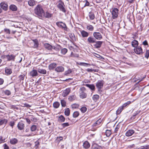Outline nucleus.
I'll use <instances>...</instances> for the list:
<instances>
[{
	"label": "nucleus",
	"instance_id": "obj_1",
	"mask_svg": "<svg viewBox=\"0 0 149 149\" xmlns=\"http://www.w3.org/2000/svg\"><path fill=\"white\" fill-rule=\"evenodd\" d=\"M34 12L36 15L40 17H42L44 15V11L42 6L40 5H38L35 8Z\"/></svg>",
	"mask_w": 149,
	"mask_h": 149
},
{
	"label": "nucleus",
	"instance_id": "obj_2",
	"mask_svg": "<svg viewBox=\"0 0 149 149\" xmlns=\"http://www.w3.org/2000/svg\"><path fill=\"white\" fill-rule=\"evenodd\" d=\"M104 82L102 80H100L97 81L96 82V86L98 89V91L101 92L102 91L101 89L103 87Z\"/></svg>",
	"mask_w": 149,
	"mask_h": 149
},
{
	"label": "nucleus",
	"instance_id": "obj_3",
	"mask_svg": "<svg viewBox=\"0 0 149 149\" xmlns=\"http://www.w3.org/2000/svg\"><path fill=\"white\" fill-rule=\"evenodd\" d=\"M118 10L117 8H114L111 12L112 14V17L113 19L117 18L118 15Z\"/></svg>",
	"mask_w": 149,
	"mask_h": 149
},
{
	"label": "nucleus",
	"instance_id": "obj_4",
	"mask_svg": "<svg viewBox=\"0 0 149 149\" xmlns=\"http://www.w3.org/2000/svg\"><path fill=\"white\" fill-rule=\"evenodd\" d=\"M81 92L80 93V97L82 99H84L86 97L87 95L84 91H86V89L84 87H82L80 88Z\"/></svg>",
	"mask_w": 149,
	"mask_h": 149
},
{
	"label": "nucleus",
	"instance_id": "obj_5",
	"mask_svg": "<svg viewBox=\"0 0 149 149\" xmlns=\"http://www.w3.org/2000/svg\"><path fill=\"white\" fill-rule=\"evenodd\" d=\"M61 48V47L60 46L58 45H56L52 46V51L54 52V54H56Z\"/></svg>",
	"mask_w": 149,
	"mask_h": 149
},
{
	"label": "nucleus",
	"instance_id": "obj_6",
	"mask_svg": "<svg viewBox=\"0 0 149 149\" xmlns=\"http://www.w3.org/2000/svg\"><path fill=\"white\" fill-rule=\"evenodd\" d=\"M134 51L136 54H141L143 53L142 48L139 46L135 47L134 49Z\"/></svg>",
	"mask_w": 149,
	"mask_h": 149
},
{
	"label": "nucleus",
	"instance_id": "obj_7",
	"mask_svg": "<svg viewBox=\"0 0 149 149\" xmlns=\"http://www.w3.org/2000/svg\"><path fill=\"white\" fill-rule=\"evenodd\" d=\"M5 57L7 59V61H14L16 56L13 54H11L10 55H6Z\"/></svg>",
	"mask_w": 149,
	"mask_h": 149
},
{
	"label": "nucleus",
	"instance_id": "obj_8",
	"mask_svg": "<svg viewBox=\"0 0 149 149\" xmlns=\"http://www.w3.org/2000/svg\"><path fill=\"white\" fill-rule=\"evenodd\" d=\"M24 124L22 121L18 123L17 127L19 130H23L24 129Z\"/></svg>",
	"mask_w": 149,
	"mask_h": 149
},
{
	"label": "nucleus",
	"instance_id": "obj_9",
	"mask_svg": "<svg viewBox=\"0 0 149 149\" xmlns=\"http://www.w3.org/2000/svg\"><path fill=\"white\" fill-rule=\"evenodd\" d=\"M93 35L94 37L97 40H100L102 38L101 35L99 32H95L93 33Z\"/></svg>",
	"mask_w": 149,
	"mask_h": 149
},
{
	"label": "nucleus",
	"instance_id": "obj_10",
	"mask_svg": "<svg viewBox=\"0 0 149 149\" xmlns=\"http://www.w3.org/2000/svg\"><path fill=\"white\" fill-rule=\"evenodd\" d=\"M30 75L33 77L37 76L38 75L37 70L35 69L33 70L30 72Z\"/></svg>",
	"mask_w": 149,
	"mask_h": 149
},
{
	"label": "nucleus",
	"instance_id": "obj_11",
	"mask_svg": "<svg viewBox=\"0 0 149 149\" xmlns=\"http://www.w3.org/2000/svg\"><path fill=\"white\" fill-rule=\"evenodd\" d=\"M33 46L32 47L33 48H37L38 47L39 43L38 40L37 39L32 40Z\"/></svg>",
	"mask_w": 149,
	"mask_h": 149
},
{
	"label": "nucleus",
	"instance_id": "obj_12",
	"mask_svg": "<svg viewBox=\"0 0 149 149\" xmlns=\"http://www.w3.org/2000/svg\"><path fill=\"white\" fill-rule=\"evenodd\" d=\"M95 44L94 45V46L96 48H100L103 42L101 41H98L95 42Z\"/></svg>",
	"mask_w": 149,
	"mask_h": 149
},
{
	"label": "nucleus",
	"instance_id": "obj_13",
	"mask_svg": "<svg viewBox=\"0 0 149 149\" xmlns=\"http://www.w3.org/2000/svg\"><path fill=\"white\" fill-rule=\"evenodd\" d=\"M38 72L41 74H46L47 73L46 70L44 69H43L39 67L37 68Z\"/></svg>",
	"mask_w": 149,
	"mask_h": 149
},
{
	"label": "nucleus",
	"instance_id": "obj_14",
	"mask_svg": "<svg viewBox=\"0 0 149 149\" xmlns=\"http://www.w3.org/2000/svg\"><path fill=\"white\" fill-rule=\"evenodd\" d=\"M70 38V40L72 43L76 40V38L74 34L73 33H69L68 34Z\"/></svg>",
	"mask_w": 149,
	"mask_h": 149
},
{
	"label": "nucleus",
	"instance_id": "obj_15",
	"mask_svg": "<svg viewBox=\"0 0 149 149\" xmlns=\"http://www.w3.org/2000/svg\"><path fill=\"white\" fill-rule=\"evenodd\" d=\"M56 24L58 27L61 28H65V24L62 22H57Z\"/></svg>",
	"mask_w": 149,
	"mask_h": 149
},
{
	"label": "nucleus",
	"instance_id": "obj_16",
	"mask_svg": "<svg viewBox=\"0 0 149 149\" xmlns=\"http://www.w3.org/2000/svg\"><path fill=\"white\" fill-rule=\"evenodd\" d=\"M134 132V131L133 130H128L126 133L125 135L127 136H132Z\"/></svg>",
	"mask_w": 149,
	"mask_h": 149
},
{
	"label": "nucleus",
	"instance_id": "obj_17",
	"mask_svg": "<svg viewBox=\"0 0 149 149\" xmlns=\"http://www.w3.org/2000/svg\"><path fill=\"white\" fill-rule=\"evenodd\" d=\"M0 6L2 8L5 10H6L8 9V5L4 2H1L0 3Z\"/></svg>",
	"mask_w": 149,
	"mask_h": 149
},
{
	"label": "nucleus",
	"instance_id": "obj_18",
	"mask_svg": "<svg viewBox=\"0 0 149 149\" xmlns=\"http://www.w3.org/2000/svg\"><path fill=\"white\" fill-rule=\"evenodd\" d=\"M63 3H60L57 6L62 11L64 12H65V10L63 6Z\"/></svg>",
	"mask_w": 149,
	"mask_h": 149
},
{
	"label": "nucleus",
	"instance_id": "obj_19",
	"mask_svg": "<svg viewBox=\"0 0 149 149\" xmlns=\"http://www.w3.org/2000/svg\"><path fill=\"white\" fill-rule=\"evenodd\" d=\"M102 147L99 146L96 143L93 144L91 147V149H102Z\"/></svg>",
	"mask_w": 149,
	"mask_h": 149
},
{
	"label": "nucleus",
	"instance_id": "obj_20",
	"mask_svg": "<svg viewBox=\"0 0 149 149\" xmlns=\"http://www.w3.org/2000/svg\"><path fill=\"white\" fill-rule=\"evenodd\" d=\"M56 64L55 63H51L49 66V69L50 70H52L55 68L56 66Z\"/></svg>",
	"mask_w": 149,
	"mask_h": 149
},
{
	"label": "nucleus",
	"instance_id": "obj_21",
	"mask_svg": "<svg viewBox=\"0 0 149 149\" xmlns=\"http://www.w3.org/2000/svg\"><path fill=\"white\" fill-rule=\"evenodd\" d=\"M52 46L48 43H46L44 45V47L46 49L51 51L52 50Z\"/></svg>",
	"mask_w": 149,
	"mask_h": 149
},
{
	"label": "nucleus",
	"instance_id": "obj_22",
	"mask_svg": "<svg viewBox=\"0 0 149 149\" xmlns=\"http://www.w3.org/2000/svg\"><path fill=\"white\" fill-rule=\"evenodd\" d=\"M5 72L7 75H9L12 73V71L11 69L6 68H5Z\"/></svg>",
	"mask_w": 149,
	"mask_h": 149
},
{
	"label": "nucleus",
	"instance_id": "obj_23",
	"mask_svg": "<svg viewBox=\"0 0 149 149\" xmlns=\"http://www.w3.org/2000/svg\"><path fill=\"white\" fill-rule=\"evenodd\" d=\"M64 68L62 66H58L55 69V70L57 72H61L64 70Z\"/></svg>",
	"mask_w": 149,
	"mask_h": 149
},
{
	"label": "nucleus",
	"instance_id": "obj_24",
	"mask_svg": "<svg viewBox=\"0 0 149 149\" xmlns=\"http://www.w3.org/2000/svg\"><path fill=\"white\" fill-rule=\"evenodd\" d=\"M101 122V120L100 119H99L94 123L92 125V126L93 127H96L99 125Z\"/></svg>",
	"mask_w": 149,
	"mask_h": 149
},
{
	"label": "nucleus",
	"instance_id": "obj_25",
	"mask_svg": "<svg viewBox=\"0 0 149 149\" xmlns=\"http://www.w3.org/2000/svg\"><path fill=\"white\" fill-rule=\"evenodd\" d=\"M83 146L85 148H88L90 146V144L88 141H85L83 143Z\"/></svg>",
	"mask_w": 149,
	"mask_h": 149
},
{
	"label": "nucleus",
	"instance_id": "obj_26",
	"mask_svg": "<svg viewBox=\"0 0 149 149\" xmlns=\"http://www.w3.org/2000/svg\"><path fill=\"white\" fill-rule=\"evenodd\" d=\"M87 40L90 43H93L95 42V40L93 38L91 37H88V38Z\"/></svg>",
	"mask_w": 149,
	"mask_h": 149
},
{
	"label": "nucleus",
	"instance_id": "obj_27",
	"mask_svg": "<svg viewBox=\"0 0 149 149\" xmlns=\"http://www.w3.org/2000/svg\"><path fill=\"white\" fill-rule=\"evenodd\" d=\"M86 86L90 88L92 91H94L95 89V86L93 84H86Z\"/></svg>",
	"mask_w": 149,
	"mask_h": 149
},
{
	"label": "nucleus",
	"instance_id": "obj_28",
	"mask_svg": "<svg viewBox=\"0 0 149 149\" xmlns=\"http://www.w3.org/2000/svg\"><path fill=\"white\" fill-rule=\"evenodd\" d=\"M141 111V110H137V111L134 112V113L133 115L131 116V119H135V116L139 114L140 113Z\"/></svg>",
	"mask_w": 149,
	"mask_h": 149
},
{
	"label": "nucleus",
	"instance_id": "obj_29",
	"mask_svg": "<svg viewBox=\"0 0 149 149\" xmlns=\"http://www.w3.org/2000/svg\"><path fill=\"white\" fill-rule=\"evenodd\" d=\"M18 140L16 138H13L11 139L10 141V143L13 145L17 143Z\"/></svg>",
	"mask_w": 149,
	"mask_h": 149
},
{
	"label": "nucleus",
	"instance_id": "obj_30",
	"mask_svg": "<svg viewBox=\"0 0 149 149\" xmlns=\"http://www.w3.org/2000/svg\"><path fill=\"white\" fill-rule=\"evenodd\" d=\"M99 96L97 95H94L92 97V99L95 102H97L99 98Z\"/></svg>",
	"mask_w": 149,
	"mask_h": 149
},
{
	"label": "nucleus",
	"instance_id": "obj_31",
	"mask_svg": "<svg viewBox=\"0 0 149 149\" xmlns=\"http://www.w3.org/2000/svg\"><path fill=\"white\" fill-rule=\"evenodd\" d=\"M124 108L122 106L119 107L116 111L117 114H119L120 113Z\"/></svg>",
	"mask_w": 149,
	"mask_h": 149
},
{
	"label": "nucleus",
	"instance_id": "obj_32",
	"mask_svg": "<svg viewBox=\"0 0 149 149\" xmlns=\"http://www.w3.org/2000/svg\"><path fill=\"white\" fill-rule=\"evenodd\" d=\"M60 105V103L58 102H55L53 104V107L55 109H57L59 107Z\"/></svg>",
	"mask_w": 149,
	"mask_h": 149
},
{
	"label": "nucleus",
	"instance_id": "obj_33",
	"mask_svg": "<svg viewBox=\"0 0 149 149\" xmlns=\"http://www.w3.org/2000/svg\"><path fill=\"white\" fill-rule=\"evenodd\" d=\"M10 9L13 11H16L17 10V7L14 5H11L10 6Z\"/></svg>",
	"mask_w": 149,
	"mask_h": 149
},
{
	"label": "nucleus",
	"instance_id": "obj_34",
	"mask_svg": "<svg viewBox=\"0 0 149 149\" xmlns=\"http://www.w3.org/2000/svg\"><path fill=\"white\" fill-rule=\"evenodd\" d=\"M81 33L82 36L83 37H85L88 36V33L87 32L84 31H81Z\"/></svg>",
	"mask_w": 149,
	"mask_h": 149
},
{
	"label": "nucleus",
	"instance_id": "obj_35",
	"mask_svg": "<svg viewBox=\"0 0 149 149\" xmlns=\"http://www.w3.org/2000/svg\"><path fill=\"white\" fill-rule=\"evenodd\" d=\"M28 3L29 5L32 6L35 5L36 2L33 0H29L28 2Z\"/></svg>",
	"mask_w": 149,
	"mask_h": 149
},
{
	"label": "nucleus",
	"instance_id": "obj_36",
	"mask_svg": "<svg viewBox=\"0 0 149 149\" xmlns=\"http://www.w3.org/2000/svg\"><path fill=\"white\" fill-rule=\"evenodd\" d=\"M132 45L133 47L135 48L138 45V42L136 40H134L132 42Z\"/></svg>",
	"mask_w": 149,
	"mask_h": 149
},
{
	"label": "nucleus",
	"instance_id": "obj_37",
	"mask_svg": "<svg viewBox=\"0 0 149 149\" xmlns=\"http://www.w3.org/2000/svg\"><path fill=\"white\" fill-rule=\"evenodd\" d=\"M8 120L6 119H3L0 120V126L3 125H5L7 123Z\"/></svg>",
	"mask_w": 149,
	"mask_h": 149
},
{
	"label": "nucleus",
	"instance_id": "obj_38",
	"mask_svg": "<svg viewBox=\"0 0 149 149\" xmlns=\"http://www.w3.org/2000/svg\"><path fill=\"white\" fill-rule=\"evenodd\" d=\"M37 126L35 125H33L30 127V130L31 132L35 131L37 129Z\"/></svg>",
	"mask_w": 149,
	"mask_h": 149
},
{
	"label": "nucleus",
	"instance_id": "obj_39",
	"mask_svg": "<svg viewBox=\"0 0 149 149\" xmlns=\"http://www.w3.org/2000/svg\"><path fill=\"white\" fill-rule=\"evenodd\" d=\"M43 16L47 18H49L51 17L52 15L48 12H46L45 13L44 12V15Z\"/></svg>",
	"mask_w": 149,
	"mask_h": 149
},
{
	"label": "nucleus",
	"instance_id": "obj_40",
	"mask_svg": "<svg viewBox=\"0 0 149 149\" xmlns=\"http://www.w3.org/2000/svg\"><path fill=\"white\" fill-rule=\"evenodd\" d=\"M70 56L72 57H73L78 58L79 57V55L78 54H73L72 51L71 52V54Z\"/></svg>",
	"mask_w": 149,
	"mask_h": 149
},
{
	"label": "nucleus",
	"instance_id": "obj_41",
	"mask_svg": "<svg viewBox=\"0 0 149 149\" xmlns=\"http://www.w3.org/2000/svg\"><path fill=\"white\" fill-rule=\"evenodd\" d=\"M71 106L72 109H77L78 108L79 105L77 104L74 103L72 104Z\"/></svg>",
	"mask_w": 149,
	"mask_h": 149
},
{
	"label": "nucleus",
	"instance_id": "obj_42",
	"mask_svg": "<svg viewBox=\"0 0 149 149\" xmlns=\"http://www.w3.org/2000/svg\"><path fill=\"white\" fill-rule=\"evenodd\" d=\"M89 17L90 19L92 20L95 17L94 14L92 12L89 13Z\"/></svg>",
	"mask_w": 149,
	"mask_h": 149
},
{
	"label": "nucleus",
	"instance_id": "obj_43",
	"mask_svg": "<svg viewBox=\"0 0 149 149\" xmlns=\"http://www.w3.org/2000/svg\"><path fill=\"white\" fill-rule=\"evenodd\" d=\"M75 97H76L75 95H72L70 96L68 98V99L70 101H72L73 100H75Z\"/></svg>",
	"mask_w": 149,
	"mask_h": 149
},
{
	"label": "nucleus",
	"instance_id": "obj_44",
	"mask_svg": "<svg viewBox=\"0 0 149 149\" xmlns=\"http://www.w3.org/2000/svg\"><path fill=\"white\" fill-rule=\"evenodd\" d=\"M79 112L77 111H75L74 112L73 116L74 118H76L79 116Z\"/></svg>",
	"mask_w": 149,
	"mask_h": 149
},
{
	"label": "nucleus",
	"instance_id": "obj_45",
	"mask_svg": "<svg viewBox=\"0 0 149 149\" xmlns=\"http://www.w3.org/2000/svg\"><path fill=\"white\" fill-rule=\"evenodd\" d=\"M106 135L107 137H109L111 134V132L109 130H107L106 131Z\"/></svg>",
	"mask_w": 149,
	"mask_h": 149
},
{
	"label": "nucleus",
	"instance_id": "obj_46",
	"mask_svg": "<svg viewBox=\"0 0 149 149\" xmlns=\"http://www.w3.org/2000/svg\"><path fill=\"white\" fill-rule=\"evenodd\" d=\"M58 119L61 122H63L65 121V118L62 115H61L59 117Z\"/></svg>",
	"mask_w": 149,
	"mask_h": 149
},
{
	"label": "nucleus",
	"instance_id": "obj_47",
	"mask_svg": "<svg viewBox=\"0 0 149 149\" xmlns=\"http://www.w3.org/2000/svg\"><path fill=\"white\" fill-rule=\"evenodd\" d=\"M140 149H149V145H145L141 146Z\"/></svg>",
	"mask_w": 149,
	"mask_h": 149
},
{
	"label": "nucleus",
	"instance_id": "obj_48",
	"mask_svg": "<svg viewBox=\"0 0 149 149\" xmlns=\"http://www.w3.org/2000/svg\"><path fill=\"white\" fill-rule=\"evenodd\" d=\"M80 110L82 112L84 113L87 110V108L85 107H82L81 108Z\"/></svg>",
	"mask_w": 149,
	"mask_h": 149
},
{
	"label": "nucleus",
	"instance_id": "obj_49",
	"mask_svg": "<svg viewBox=\"0 0 149 149\" xmlns=\"http://www.w3.org/2000/svg\"><path fill=\"white\" fill-rule=\"evenodd\" d=\"M35 147L37 148H38V146L40 144L39 142L38 141V140L35 142Z\"/></svg>",
	"mask_w": 149,
	"mask_h": 149
},
{
	"label": "nucleus",
	"instance_id": "obj_50",
	"mask_svg": "<svg viewBox=\"0 0 149 149\" xmlns=\"http://www.w3.org/2000/svg\"><path fill=\"white\" fill-rule=\"evenodd\" d=\"M25 76V74H21L19 76V80L20 81L24 80Z\"/></svg>",
	"mask_w": 149,
	"mask_h": 149
},
{
	"label": "nucleus",
	"instance_id": "obj_51",
	"mask_svg": "<svg viewBox=\"0 0 149 149\" xmlns=\"http://www.w3.org/2000/svg\"><path fill=\"white\" fill-rule=\"evenodd\" d=\"M131 103V102L130 101H129L123 104V105L122 106H123V107L125 108L127 106L130 104Z\"/></svg>",
	"mask_w": 149,
	"mask_h": 149
},
{
	"label": "nucleus",
	"instance_id": "obj_52",
	"mask_svg": "<svg viewBox=\"0 0 149 149\" xmlns=\"http://www.w3.org/2000/svg\"><path fill=\"white\" fill-rule=\"evenodd\" d=\"M61 104L62 107H65V101L64 100H61Z\"/></svg>",
	"mask_w": 149,
	"mask_h": 149
},
{
	"label": "nucleus",
	"instance_id": "obj_53",
	"mask_svg": "<svg viewBox=\"0 0 149 149\" xmlns=\"http://www.w3.org/2000/svg\"><path fill=\"white\" fill-rule=\"evenodd\" d=\"M137 18L138 20L139 21V22H141L143 20V18L140 15H138L137 16Z\"/></svg>",
	"mask_w": 149,
	"mask_h": 149
},
{
	"label": "nucleus",
	"instance_id": "obj_54",
	"mask_svg": "<svg viewBox=\"0 0 149 149\" xmlns=\"http://www.w3.org/2000/svg\"><path fill=\"white\" fill-rule=\"evenodd\" d=\"M65 54V48H64L62 49L61 51V54L60 55L61 56H63V55H64Z\"/></svg>",
	"mask_w": 149,
	"mask_h": 149
},
{
	"label": "nucleus",
	"instance_id": "obj_55",
	"mask_svg": "<svg viewBox=\"0 0 149 149\" xmlns=\"http://www.w3.org/2000/svg\"><path fill=\"white\" fill-rule=\"evenodd\" d=\"M70 114V110L68 108L66 109V116H68Z\"/></svg>",
	"mask_w": 149,
	"mask_h": 149
},
{
	"label": "nucleus",
	"instance_id": "obj_56",
	"mask_svg": "<svg viewBox=\"0 0 149 149\" xmlns=\"http://www.w3.org/2000/svg\"><path fill=\"white\" fill-rule=\"evenodd\" d=\"M149 56V50H147L145 55V57L147 58H148Z\"/></svg>",
	"mask_w": 149,
	"mask_h": 149
},
{
	"label": "nucleus",
	"instance_id": "obj_57",
	"mask_svg": "<svg viewBox=\"0 0 149 149\" xmlns=\"http://www.w3.org/2000/svg\"><path fill=\"white\" fill-rule=\"evenodd\" d=\"M5 94L8 95H9L10 94L11 92L10 91L8 90H6L4 91Z\"/></svg>",
	"mask_w": 149,
	"mask_h": 149
},
{
	"label": "nucleus",
	"instance_id": "obj_58",
	"mask_svg": "<svg viewBox=\"0 0 149 149\" xmlns=\"http://www.w3.org/2000/svg\"><path fill=\"white\" fill-rule=\"evenodd\" d=\"M31 121L36 122L37 121V119L36 118L34 117L33 116H32V117H31Z\"/></svg>",
	"mask_w": 149,
	"mask_h": 149
},
{
	"label": "nucleus",
	"instance_id": "obj_59",
	"mask_svg": "<svg viewBox=\"0 0 149 149\" xmlns=\"http://www.w3.org/2000/svg\"><path fill=\"white\" fill-rule=\"evenodd\" d=\"M70 91V89L68 88L66 89V96L69 94Z\"/></svg>",
	"mask_w": 149,
	"mask_h": 149
},
{
	"label": "nucleus",
	"instance_id": "obj_60",
	"mask_svg": "<svg viewBox=\"0 0 149 149\" xmlns=\"http://www.w3.org/2000/svg\"><path fill=\"white\" fill-rule=\"evenodd\" d=\"M80 64L82 65H83L85 66H86V65H89V66L90 65V64L84 63H81Z\"/></svg>",
	"mask_w": 149,
	"mask_h": 149
},
{
	"label": "nucleus",
	"instance_id": "obj_61",
	"mask_svg": "<svg viewBox=\"0 0 149 149\" xmlns=\"http://www.w3.org/2000/svg\"><path fill=\"white\" fill-rule=\"evenodd\" d=\"M5 139H3V137L1 136L0 137V143L4 142H5Z\"/></svg>",
	"mask_w": 149,
	"mask_h": 149
},
{
	"label": "nucleus",
	"instance_id": "obj_62",
	"mask_svg": "<svg viewBox=\"0 0 149 149\" xmlns=\"http://www.w3.org/2000/svg\"><path fill=\"white\" fill-rule=\"evenodd\" d=\"M89 5H90L88 1L87 0H85V4L84 7L88 6H89Z\"/></svg>",
	"mask_w": 149,
	"mask_h": 149
},
{
	"label": "nucleus",
	"instance_id": "obj_63",
	"mask_svg": "<svg viewBox=\"0 0 149 149\" xmlns=\"http://www.w3.org/2000/svg\"><path fill=\"white\" fill-rule=\"evenodd\" d=\"M15 122L14 121H11L9 125L11 126L12 128H13L14 125H15Z\"/></svg>",
	"mask_w": 149,
	"mask_h": 149
},
{
	"label": "nucleus",
	"instance_id": "obj_64",
	"mask_svg": "<svg viewBox=\"0 0 149 149\" xmlns=\"http://www.w3.org/2000/svg\"><path fill=\"white\" fill-rule=\"evenodd\" d=\"M87 71L88 72H92L93 71H94L95 72L96 71V70H94L93 69H89V68H88L87 69Z\"/></svg>",
	"mask_w": 149,
	"mask_h": 149
}]
</instances>
